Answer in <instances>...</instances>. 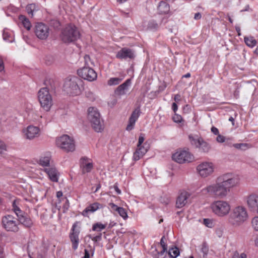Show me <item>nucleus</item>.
<instances>
[{
  "instance_id": "f257e3e1",
  "label": "nucleus",
  "mask_w": 258,
  "mask_h": 258,
  "mask_svg": "<svg viewBox=\"0 0 258 258\" xmlns=\"http://www.w3.org/2000/svg\"><path fill=\"white\" fill-rule=\"evenodd\" d=\"M238 179L227 173L218 177L215 183L203 188V195L214 198H224L228 195L231 187L238 183Z\"/></svg>"
},
{
  "instance_id": "ddd939ff",
  "label": "nucleus",
  "mask_w": 258,
  "mask_h": 258,
  "mask_svg": "<svg viewBox=\"0 0 258 258\" xmlns=\"http://www.w3.org/2000/svg\"><path fill=\"white\" fill-rule=\"evenodd\" d=\"M77 74L80 77L86 81H95L97 77V73L90 67H84L78 70Z\"/></svg>"
},
{
  "instance_id": "2eb2a0df",
  "label": "nucleus",
  "mask_w": 258,
  "mask_h": 258,
  "mask_svg": "<svg viewBox=\"0 0 258 258\" xmlns=\"http://www.w3.org/2000/svg\"><path fill=\"white\" fill-rule=\"evenodd\" d=\"M246 203L250 211L258 213V195L251 194L246 198Z\"/></svg>"
},
{
  "instance_id": "4c0bfd02",
  "label": "nucleus",
  "mask_w": 258,
  "mask_h": 258,
  "mask_svg": "<svg viewBox=\"0 0 258 258\" xmlns=\"http://www.w3.org/2000/svg\"><path fill=\"white\" fill-rule=\"evenodd\" d=\"M168 253L170 257L176 258L179 254V249L176 247L170 248Z\"/></svg>"
},
{
  "instance_id": "393cba45",
  "label": "nucleus",
  "mask_w": 258,
  "mask_h": 258,
  "mask_svg": "<svg viewBox=\"0 0 258 258\" xmlns=\"http://www.w3.org/2000/svg\"><path fill=\"white\" fill-rule=\"evenodd\" d=\"M158 11L160 14H167L170 11L169 5L166 2L161 1L158 4Z\"/></svg>"
},
{
  "instance_id": "e2e57ef3",
  "label": "nucleus",
  "mask_w": 258,
  "mask_h": 258,
  "mask_svg": "<svg viewBox=\"0 0 258 258\" xmlns=\"http://www.w3.org/2000/svg\"><path fill=\"white\" fill-rule=\"evenodd\" d=\"M233 258H246V255L244 253H241L238 256H235Z\"/></svg>"
},
{
  "instance_id": "aec40b11",
  "label": "nucleus",
  "mask_w": 258,
  "mask_h": 258,
  "mask_svg": "<svg viewBox=\"0 0 258 258\" xmlns=\"http://www.w3.org/2000/svg\"><path fill=\"white\" fill-rule=\"evenodd\" d=\"M149 146L146 143L143 145L137 146L136 151L134 153L133 158L135 161H138L142 158L147 152Z\"/></svg>"
},
{
  "instance_id": "9b49d317",
  "label": "nucleus",
  "mask_w": 258,
  "mask_h": 258,
  "mask_svg": "<svg viewBox=\"0 0 258 258\" xmlns=\"http://www.w3.org/2000/svg\"><path fill=\"white\" fill-rule=\"evenodd\" d=\"M65 82L63 85V91L70 96H77L81 93L84 89L83 82Z\"/></svg>"
},
{
  "instance_id": "1a4fd4ad",
  "label": "nucleus",
  "mask_w": 258,
  "mask_h": 258,
  "mask_svg": "<svg viewBox=\"0 0 258 258\" xmlns=\"http://www.w3.org/2000/svg\"><path fill=\"white\" fill-rule=\"evenodd\" d=\"M56 144L57 147L67 152H73L75 149L74 140L67 135L57 138Z\"/></svg>"
},
{
  "instance_id": "09e8293b",
  "label": "nucleus",
  "mask_w": 258,
  "mask_h": 258,
  "mask_svg": "<svg viewBox=\"0 0 258 258\" xmlns=\"http://www.w3.org/2000/svg\"><path fill=\"white\" fill-rule=\"evenodd\" d=\"M144 140H145L144 135L143 134H141L139 138V141H138V143L137 144V146H140L143 145L142 144H143V142H144Z\"/></svg>"
},
{
  "instance_id": "c85d7f7f",
  "label": "nucleus",
  "mask_w": 258,
  "mask_h": 258,
  "mask_svg": "<svg viewBox=\"0 0 258 258\" xmlns=\"http://www.w3.org/2000/svg\"><path fill=\"white\" fill-rule=\"evenodd\" d=\"M198 148L203 152L207 153L210 150L211 146L209 143L205 141L202 138V139L201 140V142Z\"/></svg>"
},
{
  "instance_id": "49530a36",
  "label": "nucleus",
  "mask_w": 258,
  "mask_h": 258,
  "mask_svg": "<svg viewBox=\"0 0 258 258\" xmlns=\"http://www.w3.org/2000/svg\"><path fill=\"white\" fill-rule=\"evenodd\" d=\"M64 200L66 202L62 206L63 213H66L70 207L69 200L67 198H64Z\"/></svg>"
},
{
  "instance_id": "a19ab883",
  "label": "nucleus",
  "mask_w": 258,
  "mask_h": 258,
  "mask_svg": "<svg viewBox=\"0 0 258 258\" xmlns=\"http://www.w3.org/2000/svg\"><path fill=\"white\" fill-rule=\"evenodd\" d=\"M203 223L206 226L209 228H212L214 226L213 221L212 219H204Z\"/></svg>"
},
{
  "instance_id": "680f3d73",
  "label": "nucleus",
  "mask_w": 258,
  "mask_h": 258,
  "mask_svg": "<svg viewBox=\"0 0 258 258\" xmlns=\"http://www.w3.org/2000/svg\"><path fill=\"white\" fill-rule=\"evenodd\" d=\"M90 257V254L89 251L85 249V255L83 257V258H89Z\"/></svg>"
},
{
  "instance_id": "2f4dec72",
  "label": "nucleus",
  "mask_w": 258,
  "mask_h": 258,
  "mask_svg": "<svg viewBox=\"0 0 258 258\" xmlns=\"http://www.w3.org/2000/svg\"><path fill=\"white\" fill-rule=\"evenodd\" d=\"M19 20L22 22L24 27L27 30H30L31 27V24L25 16L20 15L19 17Z\"/></svg>"
},
{
  "instance_id": "f03ea898",
  "label": "nucleus",
  "mask_w": 258,
  "mask_h": 258,
  "mask_svg": "<svg viewBox=\"0 0 258 258\" xmlns=\"http://www.w3.org/2000/svg\"><path fill=\"white\" fill-rule=\"evenodd\" d=\"M248 219L247 209L243 206L234 207L228 218L229 223L233 227H238L246 222Z\"/></svg>"
},
{
  "instance_id": "3c124183",
  "label": "nucleus",
  "mask_w": 258,
  "mask_h": 258,
  "mask_svg": "<svg viewBox=\"0 0 258 258\" xmlns=\"http://www.w3.org/2000/svg\"><path fill=\"white\" fill-rule=\"evenodd\" d=\"M211 132L215 135L218 136V135L220 134L218 129L215 126H212L211 127Z\"/></svg>"
},
{
  "instance_id": "6e6552de",
  "label": "nucleus",
  "mask_w": 258,
  "mask_h": 258,
  "mask_svg": "<svg viewBox=\"0 0 258 258\" xmlns=\"http://www.w3.org/2000/svg\"><path fill=\"white\" fill-rule=\"evenodd\" d=\"M82 222L76 221L73 224L69 233V238L72 243V248L75 250L79 246L80 243L79 234L81 232Z\"/></svg>"
},
{
  "instance_id": "052dcab7",
  "label": "nucleus",
  "mask_w": 258,
  "mask_h": 258,
  "mask_svg": "<svg viewBox=\"0 0 258 258\" xmlns=\"http://www.w3.org/2000/svg\"><path fill=\"white\" fill-rule=\"evenodd\" d=\"M202 16L201 14L200 13H196L194 16V18L196 20H199L201 19Z\"/></svg>"
},
{
  "instance_id": "a878e982",
  "label": "nucleus",
  "mask_w": 258,
  "mask_h": 258,
  "mask_svg": "<svg viewBox=\"0 0 258 258\" xmlns=\"http://www.w3.org/2000/svg\"><path fill=\"white\" fill-rule=\"evenodd\" d=\"M3 37L5 41L10 43L14 41V35L13 32L8 29H5L3 30Z\"/></svg>"
},
{
  "instance_id": "0eeeda50",
  "label": "nucleus",
  "mask_w": 258,
  "mask_h": 258,
  "mask_svg": "<svg viewBox=\"0 0 258 258\" xmlns=\"http://www.w3.org/2000/svg\"><path fill=\"white\" fill-rule=\"evenodd\" d=\"M2 225L8 232L16 233L19 230L18 218L11 215H6L2 217Z\"/></svg>"
},
{
  "instance_id": "c756f323",
  "label": "nucleus",
  "mask_w": 258,
  "mask_h": 258,
  "mask_svg": "<svg viewBox=\"0 0 258 258\" xmlns=\"http://www.w3.org/2000/svg\"><path fill=\"white\" fill-rule=\"evenodd\" d=\"M18 221L19 224L21 223L24 225L25 227H30L32 225L31 220L26 216H22L19 217Z\"/></svg>"
},
{
  "instance_id": "13d9d810",
  "label": "nucleus",
  "mask_w": 258,
  "mask_h": 258,
  "mask_svg": "<svg viewBox=\"0 0 258 258\" xmlns=\"http://www.w3.org/2000/svg\"><path fill=\"white\" fill-rule=\"evenodd\" d=\"M174 100H175V102H179V101H180L181 100V96L179 94H176L175 96H174Z\"/></svg>"
},
{
  "instance_id": "8fccbe9b",
  "label": "nucleus",
  "mask_w": 258,
  "mask_h": 258,
  "mask_svg": "<svg viewBox=\"0 0 258 258\" xmlns=\"http://www.w3.org/2000/svg\"><path fill=\"white\" fill-rule=\"evenodd\" d=\"M232 138H226V141H225L224 143L225 145L229 147H232L233 144L231 142Z\"/></svg>"
},
{
  "instance_id": "ea45409f",
  "label": "nucleus",
  "mask_w": 258,
  "mask_h": 258,
  "mask_svg": "<svg viewBox=\"0 0 258 258\" xmlns=\"http://www.w3.org/2000/svg\"><path fill=\"white\" fill-rule=\"evenodd\" d=\"M251 224L252 227L255 231H258V216H255L252 218Z\"/></svg>"
},
{
  "instance_id": "423d86ee",
  "label": "nucleus",
  "mask_w": 258,
  "mask_h": 258,
  "mask_svg": "<svg viewBox=\"0 0 258 258\" xmlns=\"http://www.w3.org/2000/svg\"><path fill=\"white\" fill-rule=\"evenodd\" d=\"M38 97L41 107L46 111L50 110L52 106V98L47 87L41 88L38 92Z\"/></svg>"
},
{
  "instance_id": "a18cd8bd",
  "label": "nucleus",
  "mask_w": 258,
  "mask_h": 258,
  "mask_svg": "<svg viewBox=\"0 0 258 258\" xmlns=\"http://www.w3.org/2000/svg\"><path fill=\"white\" fill-rule=\"evenodd\" d=\"M84 61L86 66L89 67L90 64H93V62L91 61V58L88 55H85L84 56Z\"/></svg>"
},
{
  "instance_id": "0e129e2a",
  "label": "nucleus",
  "mask_w": 258,
  "mask_h": 258,
  "mask_svg": "<svg viewBox=\"0 0 258 258\" xmlns=\"http://www.w3.org/2000/svg\"><path fill=\"white\" fill-rule=\"evenodd\" d=\"M122 80V79H119L118 78H111L109 79V81H121Z\"/></svg>"
},
{
  "instance_id": "5fc2aeb1",
  "label": "nucleus",
  "mask_w": 258,
  "mask_h": 258,
  "mask_svg": "<svg viewBox=\"0 0 258 258\" xmlns=\"http://www.w3.org/2000/svg\"><path fill=\"white\" fill-rule=\"evenodd\" d=\"M172 109L174 113H176L178 109V106L176 103L174 102L172 104Z\"/></svg>"
},
{
  "instance_id": "5701e85b",
  "label": "nucleus",
  "mask_w": 258,
  "mask_h": 258,
  "mask_svg": "<svg viewBox=\"0 0 258 258\" xmlns=\"http://www.w3.org/2000/svg\"><path fill=\"white\" fill-rule=\"evenodd\" d=\"M44 171L46 173L48 178L51 181H58L59 173L55 167L46 168L44 169Z\"/></svg>"
},
{
  "instance_id": "864d4df0",
  "label": "nucleus",
  "mask_w": 258,
  "mask_h": 258,
  "mask_svg": "<svg viewBox=\"0 0 258 258\" xmlns=\"http://www.w3.org/2000/svg\"><path fill=\"white\" fill-rule=\"evenodd\" d=\"M4 64L3 62V59L2 57L0 56V72H2L4 70Z\"/></svg>"
},
{
  "instance_id": "a211bd4d",
  "label": "nucleus",
  "mask_w": 258,
  "mask_h": 258,
  "mask_svg": "<svg viewBox=\"0 0 258 258\" xmlns=\"http://www.w3.org/2000/svg\"><path fill=\"white\" fill-rule=\"evenodd\" d=\"M190 194L185 191H181L176 199V207L177 208H181L187 203V199L190 197Z\"/></svg>"
},
{
  "instance_id": "338daca9",
  "label": "nucleus",
  "mask_w": 258,
  "mask_h": 258,
  "mask_svg": "<svg viewBox=\"0 0 258 258\" xmlns=\"http://www.w3.org/2000/svg\"><path fill=\"white\" fill-rule=\"evenodd\" d=\"M249 9V5H246V6H245V9H243V10H241L240 11V12H244V11H248Z\"/></svg>"
},
{
  "instance_id": "37998d69",
  "label": "nucleus",
  "mask_w": 258,
  "mask_h": 258,
  "mask_svg": "<svg viewBox=\"0 0 258 258\" xmlns=\"http://www.w3.org/2000/svg\"><path fill=\"white\" fill-rule=\"evenodd\" d=\"M216 140L219 143H224L225 141H226V137L221 134H219L217 136Z\"/></svg>"
},
{
  "instance_id": "6e6d98bb",
  "label": "nucleus",
  "mask_w": 258,
  "mask_h": 258,
  "mask_svg": "<svg viewBox=\"0 0 258 258\" xmlns=\"http://www.w3.org/2000/svg\"><path fill=\"white\" fill-rule=\"evenodd\" d=\"M113 188L117 194L119 195L121 194V190L118 188L116 183L113 185Z\"/></svg>"
},
{
  "instance_id": "473e14b6",
  "label": "nucleus",
  "mask_w": 258,
  "mask_h": 258,
  "mask_svg": "<svg viewBox=\"0 0 258 258\" xmlns=\"http://www.w3.org/2000/svg\"><path fill=\"white\" fill-rule=\"evenodd\" d=\"M38 7L35 4H31L26 7V11L28 14L33 16L34 13L37 11Z\"/></svg>"
},
{
  "instance_id": "39448f33",
  "label": "nucleus",
  "mask_w": 258,
  "mask_h": 258,
  "mask_svg": "<svg viewBox=\"0 0 258 258\" xmlns=\"http://www.w3.org/2000/svg\"><path fill=\"white\" fill-rule=\"evenodd\" d=\"M88 119L91 123V126L95 132L99 133L103 130V121L101 119L100 114L96 108L90 107L88 108Z\"/></svg>"
},
{
  "instance_id": "c03bdc74",
  "label": "nucleus",
  "mask_w": 258,
  "mask_h": 258,
  "mask_svg": "<svg viewBox=\"0 0 258 258\" xmlns=\"http://www.w3.org/2000/svg\"><path fill=\"white\" fill-rule=\"evenodd\" d=\"M7 150V147L5 143L0 140V157L2 156L4 151Z\"/></svg>"
},
{
  "instance_id": "4468645a",
  "label": "nucleus",
  "mask_w": 258,
  "mask_h": 258,
  "mask_svg": "<svg viewBox=\"0 0 258 258\" xmlns=\"http://www.w3.org/2000/svg\"><path fill=\"white\" fill-rule=\"evenodd\" d=\"M49 27L43 23H38L35 25V33L40 39H46L49 35Z\"/></svg>"
},
{
  "instance_id": "bf43d9fd",
  "label": "nucleus",
  "mask_w": 258,
  "mask_h": 258,
  "mask_svg": "<svg viewBox=\"0 0 258 258\" xmlns=\"http://www.w3.org/2000/svg\"><path fill=\"white\" fill-rule=\"evenodd\" d=\"M14 211L15 213L17 214V216L19 217V214L21 211L20 208L14 206Z\"/></svg>"
},
{
  "instance_id": "f3484780",
  "label": "nucleus",
  "mask_w": 258,
  "mask_h": 258,
  "mask_svg": "<svg viewBox=\"0 0 258 258\" xmlns=\"http://www.w3.org/2000/svg\"><path fill=\"white\" fill-rule=\"evenodd\" d=\"M26 138L32 140L39 136L40 130L38 127L33 125H29L24 131Z\"/></svg>"
},
{
  "instance_id": "c9c22d12",
  "label": "nucleus",
  "mask_w": 258,
  "mask_h": 258,
  "mask_svg": "<svg viewBox=\"0 0 258 258\" xmlns=\"http://www.w3.org/2000/svg\"><path fill=\"white\" fill-rule=\"evenodd\" d=\"M107 224H102L100 222H97L93 225L92 230L94 231H101V230L106 228Z\"/></svg>"
},
{
  "instance_id": "de8ad7c7",
  "label": "nucleus",
  "mask_w": 258,
  "mask_h": 258,
  "mask_svg": "<svg viewBox=\"0 0 258 258\" xmlns=\"http://www.w3.org/2000/svg\"><path fill=\"white\" fill-rule=\"evenodd\" d=\"M56 197L59 201L58 204H59L61 201L64 200V198H67L66 197H63V194L61 191H58L56 192Z\"/></svg>"
},
{
  "instance_id": "7c9ffc66",
  "label": "nucleus",
  "mask_w": 258,
  "mask_h": 258,
  "mask_svg": "<svg viewBox=\"0 0 258 258\" xmlns=\"http://www.w3.org/2000/svg\"><path fill=\"white\" fill-rule=\"evenodd\" d=\"M244 40L245 44L249 47L252 48L256 45V40L252 36H245Z\"/></svg>"
},
{
  "instance_id": "9d476101",
  "label": "nucleus",
  "mask_w": 258,
  "mask_h": 258,
  "mask_svg": "<svg viewBox=\"0 0 258 258\" xmlns=\"http://www.w3.org/2000/svg\"><path fill=\"white\" fill-rule=\"evenodd\" d=\"M172 159L178 163L183 164L193 162L195 160V157L187 149L177 151L172 155Z\"/></svg>"
},
{
  "instance_id": "dca6fc26",
  "label": "nucleus",
  "mask_w": 258,
  "mask_h": 258,
  "mask_svg": "<svg viewBox=\"0 0 258 258\" xmlns=\"http://www.w3.org/2000/svg\"><path fill=\"white\" fill-rule=\"evenodd\" d=\"M135 57L134 51L128 48L123 47L119 50L116 54V57L120 59H134Z\"/></svg>"
},
{
  "instance_id": "774afa93",
  "label": "nucleus",
  "mask_w": 258,
  "mask_h": 258,
  "mask_svg": "<svg viewBox=\"0 0 258 258\" xmlns=\"http://www.w3.org/2000/svg\"><path fill=\"white\" fill-rule=\"evenodd\" d=\"M255 245L258 247V235L256 236V237L255 239L254 240Z\"/></svg>"
},
{
  "instance_id": "412c9836",
  "label": "nucleus",
  "mask_w": 258,
  "mask_h": 258,
  "mask_svg": "<svg viewBox=\"0 0 258 258\" xmlns=\"http://www.w3.org/2000/svg\"><path fill=\"white\" fill-rule=\"evenodd\" d=\"M81 168H82V173L90 172L93 167V163L90 159L87 158H82L81 161Z\"/></svg>"
},
{
  "instance_id": "58836bf2",
  "label": "nucleus",
  "mask_w": 258,
  "mask_h": 258,
  "mask_svg": "<svg viewBox=\"0 0 258 258\" xmlns=\"http://www.w3.org/2000/svg\"><path fill=\"white\" fill-rule=\"evenodd\" d=\"M201 252L203 253L204 257H206L209 251V247L207 243H203L201 246Z\"/></svg>"
},
{
  "instance_id": "bb28decb",
  "label": "nucleus",
  "mask_w": 258,
  "mask_h": 258,
  "mask_svg": "<svg viewBox=\"0 0 258 258\" xmlns=\"http://www.w3.org/2000/svg\"><path fill=\"white\" fill-rule=\"evenodd\" d=\"M165 237L164 236H162L160 241V244L162 248V250L160 251H157V254H155L154 256V258H159L160 255H162L164 253L165 251L167 250V245L165 241Z\"/></svg>"
},
{
  "instance_id": "7ed1b4c3",
  "label": "nucleus",
  "mask_w": 258,
  "mask_h": 258,
  "mask_svg": "<svg viewBox=\"0 0 258 258\" xmlns=\"http://www.w3.org/2000/svg\"><path fill=\"white\" fill-rule=\"evenodd\" d=\"M81 36L78 28L74 25L70 24L67 25L61 32L60 38L64 43L69 44L77 41Z\"/></svg>"
},
{
  "instance_id": "20e7f679",
  "label": "nucleus",
  "mask_w": 258,
  "mask_h": 258,
  "mask_svg": "<svg viewBox=\"0 0 258 258\" xmlns=\"http://www.w3.org/2000/svg\"><path fill=\"white\" fill-rule=\"evenodd\" d=\"M210 207L213 213L220 218L228 216L231 211L230 203L227 201L222 200L213 202Z\"/></svg>"
},
{
  "instance_id": "e433bc0d",
  "label": "nucleus",
  "mask_w": 258,
  "mask_h": 258,
  "mask_svg": "<svg viewBox=\"0 0 258 258\" xmlns=\"http://www.w3.org/2000/svg\"><path fill=\"white\" fill-rule=\"evenodd\" d=\"M232 147H234L237 149H240L242 150H245L249 148L250 146L246 143H236L233 144Z\"/></svg>"
},
{
  "instance_id": "4d7b16f0",
  "label": "nucleus",
  "mask_w": 258,
  "mask_h": 258,
  "mask_svg": "<svg viewBox=\"0 0 258 258\" xmlns=\"http://www.w3.org/2000/svg\"><path fill=\"white\" fill-rule=\"evenodd\" d=\"M27 251H28V256L30 258H33V253L31 252V250H30V245L28 244V246H27Z\"/></svg>"
},
{
  "instance_id": "69168bd1",
  "label": "nucleus",
  "mask_w": 258,
  "mask_h": 258,
  "mask_svg": "<svg viewBox=\"0 0 258 258\" xmlns=\"http://www.w3.org/2000/svg\"><path fill=\"white\" fill-rule=\"evenodd\" d=\"M190 76V74L188 73H187L186 74L184 75H183L181 77L182 79L184 78H189Z\"/></svg>"
},
{
  "instance_id": "79ce46f5",
  "label": "nucleus",
  "mask_w": 258,
  "mask_h": 258,
  "mask_svg": "<svg viewBox=\"0 0 258 258\" xmlns=\"http://www.w3.org/2000/svg\"><path fill=\"white\" fill-rule=\"evenodd\" d=\"M172 119L173 121L176 123H180L183 121L182 116L176 113H175Z\"/></svg>"
},
{
  "instance_id": "cd10ccee",
  "label": "nucleus",
  "mask_w": 258,
  "mask_h": 258,
  "mask_svg": "<svg viewBox=\"0 0 258 258\" xmlns=\"http://www.w3.org/2000/svg\"><path fill=\"white\" fill-rule=\"evenodd\" d=\"M130 83L131 82H124V83L119 86L115 91L116 94L120 95L125 94L130 85Z\"/></svg>"
},
{
  "instance_id": "6ab92c4d",
  "label": "nucleus",
  "mask_w": 258,
  "mask_h": 258,
  "mask_svg": "<svg viewBox=\"0 0 258 258\" xmlns=\"http://www.w3.org/2000/svg\"><path fill=\"white\" fill-rule=\"evenodd\" d=\"M140 115V110L139 108L135 109L132 112L129 118L128 123L126 126V130L127 131L132 130L135 126V123Z\"/></svg>"
},
{
  "instance_id": "4be33fe9",
  "label": "nucleus",
  "mask_w": 258,
  "mask_h": 258,
  "mask_svg": "<svg viewBox=\"0 0 258 258\" xmlns=\"http://www.w3.org/2000/svg\"><path fill=\"white\" fill-rule=\"evenodd\" d=\"M103 206L99 203L95 202L88 206L82 212V214L84 216L88 217L90 213H94L97 210L102 208Z\"/></svg>"
},
{
  "instance_id": "b1692460",
  "label": "nucleus",
  "mask_w": 258,
  "mask_h": 258,
  "mask_svg": "<svg viewBox=\"0 0 258 258\" xmlns=\"http://www.w3.org/2000/svg\"><path fill=\"white\" fill-rule=\"evenodd\" d=\"M109 205L111 209L117 212L123 220H126L128 218V215L125 209L122 207H118L114 203H110Z\"/></svg>"
},
{
  "instance_id": "f704fd0d",
  "label": "nucleus",
  "mask_w": 258,
  "mask_h": 258,
  "mask_svg": "<svg viewBox=\"0 0 258 258\" xmlns=\"http://www.w3.org/2000/svg\"><path fill=\"white\" fill-rule=\"evenodd\" d=\"M188 138L191 144L192 145L195 146L196 148H198V146H199V144L201 142V140L202 139V138L201 137H195L191 135L188 136Z\"/></svg>"
},
{
  "instance_id": "f8f14e48",
  "label": "nucleus",
  "mask_w": 258,
  "mask_h": 258,
  "mask_svg": "<svg viewBox=\"0 0 258 258\" xmlns=\"http://www.w3.org/2000/svg\"><path fill=\"white\" fill-rule=\"evenodd\" d=\"M215 167L213 163L204 162L197 167L198 174L202 177H207L211 175L214 171Z\"/></svg>"
},
{
  "instance_id": "603ef678",
  "label": "nucleus",
  "mask_w": 258,
  "mask_h": 258,
  "mask_svg": "<svg viewBox=\"0 0 258 258\" xmlns=\"http://www.w3.org/2000/svg\"><path fill=\"white\" fill-rule=\"evenodd\" d=\"M0 258H5V253L4 248L3 246L0 244Z\"/></svg>"
},
{
  "instance_id": "72a5a7b5",
  "label": "nucleus",
  "mask_w": 258,
  "mask_h": 258,
  "mask_svg": "<svg viewBox=\"0 0 258 258\" xmlns=\"http://www.w3.org/2000/svg\"><path fill=\"white\" fill-rule=\"evenodd\" d=\"M50 160L49 156H42L39 159V164L42 166H47L49 165Z\"/></svg>"
}]
</instances>
